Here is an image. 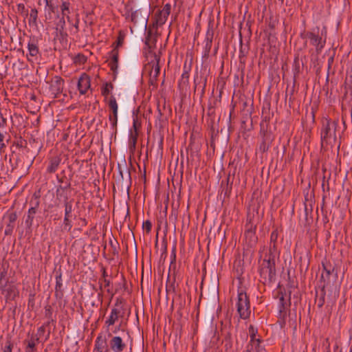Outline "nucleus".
<instances>
[{
    "mask_svg": "<svg viewBox=\"0 0 352 352\" xmlns=\"http://www.w3.org/2000/svg\"><path fill=\"white\" fill-rule=\"evenodd\" d=\"M249 333L250 337V340L248 343V348L250 349L256 348L259 349V344H263V340L260 338H256V335L257 333V329L254 328L252 325H250L249 327Z\"/></svg>",
    "mask_w": 352,
    "mask_h": 352,
    "instance_id": "ddd939ff",
    "label": "nucleus"
},
{
    "mask_svg": "<svg viewBox=\"0 0 352 352\" xmlns=\"http://www.w3.org/2000/svg\"><path fill=\"white\" fill-rule=\"evenodd\" d=\"M136 13H137V12H135L131 14V21L135 23V19Z\"/></svg>",
    "mask_w": 352,
    "mask_h": 352,
    "instance_id": "0e129e2a",
    "label": "nucleus"
},
{
    "mask_svg": "<svg viewBox=\"0 0 352 352\" xmlns=\"http://www.w3.org/2000/svg\"><path fill=\"white\" fill-rule=\"evenodd\" d=\"M45 4H49V3H52V0H45Z\"/></svg>",
    "mask_w": 352,
    "mask_h": 352,
    "instance_id": "774afa93",
    "label": "nucleus"
},
{
    "mask_svg": "<svg viewBox=\"0 0 352 352\" xmlns=\"http://www.w3.org/2000/svg\"><path fill=\"white\" fill-rule=\"evenodd\" d=\"M63 87L64 80L61 77L56 76L52 78L50 85V91L56 97L63 92Z\"/></svg>",
    "mask_w": 352,
    "mask_h": 352,
    "instance_id": "9b49d317",
    "label": "nucleus"
},
{
    "mask_svg": "<svg viewBox=\"0 0 352 352\" xmlns=\"http://www.w3.org/2000/svg\"><path fill=\"white\" fill-rule=\"evenodd\" d=\"M79 22H80L79 19H78V18H77V19H76L75 23H74V24H72V25H73V26L74 27V28H75V32H74V33H76V34L79 31Z\"/></svg>",
    "mask_w": 352,
    "mask_h": 352,
    "instance_id": "3c124183",
    "label": "nucleus"
},
{
    "mask_svg": "<svg viewBox=\"0 0 352 352\" xmlns=\"http://www.w3.org/2000/svg\"><path fill=\"white\" fill-rule=\"evenodd\" d=\"M104 283V287H109V285H110V281L109 280H107V278H104L103 280Z\"/></svg>",
    "mask_w": 352,
    "mask_h": 352,
    "instance_id": "e2e57ef3",
    "label": "nucleus"
},
{
    "mask_svg": "<svg viewBox=\"0 0 352 352\" xmlns=\"http://www.w3.org/2000/svg\"><path fill=\"white\" fill-rule=\"evenodd\" d=\"M65 19L64 17L60 18L59 21L56 23V31L58 33V36L60 38L64 40L66 39L68 36V34L65 30Z\"/></svg>",
    "mask_w": 352,
    "mask_h": 352,
    "instance_id": "aec40b11",
    "label": "nucleus"
},
{
    "mask_svg": "<svg viewBox=\"0 0 352 352\" xmlns=\"http://www.w3.org/2000/svg\"><path fill=\"white\" fill-rule=\"evenodd\" d=\"M109 345L113 352H122L126 347L120 336H113L109 342Z\"/></svg>",
    "mask_w": 352,
    "mask_h": 352,
    "instance_id": "4468645a",
    "label": "nucleus"
},
{
    "mask_svg": "<svg viewBox=\"0 0 352 352\" xmlns=\"http://www.w3.org/2000/svg\"><path fill=\"white\" fill-rule=\"evenodd\" d=\"M333 63V56H331L328 59V69H329L331 68Z\"/></svg>",
    "mask_w": 352,
    "mask_h": 352,
    "instance_id": "13d9d810",
    "label": "nucleus"
},
{
    "mask_svg": "<svg viewBox=\"0 0 352 352\" xmlns=\"http://www.w3.org/2000/svg\"><path fill=\"white\" fill-rule=\"evenodd\" d=\"M65 17H66L67 21L71 23H72V21H71V18L69 16V15H67V16H65Z\"/></svg>",
    "mask_w": 352,
    "mask_h": 352,
    "instance_id": "69168bd1",
    "label": "nucleus"
},
{
    "mask_svg": "<svg viewBox=\"0 0 352 352\" xmlns=\"http://www.w3.org/2000/svg\"><path fill=\"white\" fill-rule=\"evenodd\" d=\"M142 228L146 230V233H149L152 228V223L149 220L143 222Z\"/></svg>",
    "mask_w": 352,
    "mask_h": 352,
    "instance_id": "79ce46f5",
    "label": "nucleus"
},
{
    "mask_svg": "<svg viewBox=\"0 0 352 352\" xmlns=\"http://www.w3.org/2000/svg\"><path fill=\"white\" fill-rule=\"evenodd\" d=\"M120 314V309L119 308L112 309L109 319L105 322L106 324H107L108 326L114 324L116 321L118 319Z\"/></svg>",
    "mask_w": 352,
    "mask_h": 352,
    "instance_id": "4be33fe9",
    "label": "nucleus"
},
{
    "mask_svg": "<svg viewBox=\"0 0 352 352\" xmlns=\"http://www.w3.org/2000/svg\"><path fill=\"white\" fill-rule=\"evenodd\" d=\"M107 276V272H106V270L105 268H102V278H103V280L104 278H106V277Z\"/></svg>",
    "mask_w": 352,
    "mask_h": 352,
    "instance_id": "680f3d73",
    "label": "nucleus"
},
{
    "mask_svg": "<svg viewBox=\"0 0 352 352\" xmlns=\"http://www.w3.org/2000/svg\"><path fill=\"white\" fill-rule=\"evenodd\" d=\"M52 311L50 306L45 307V316L48 319H52Z\"/></svg>",
    "mask_w": 352,
    "mask_h": 352,
    "instance_id": "49530a36",
    "label": "nucleus"
},
{
    "mask_svg": "<svg viewBox=\"0 0 352 352\" xmlns=\"http://www.w3.org/2000/svg\"><path fill=\"white\" fill-rule=\"evenodd\" d=\"M38 10L36 8L31 9L30 13L29 23L34 25H37Z\"/></svg>",
    "mask_w": 352,
    "mask_h": 352,
    "instance_id": "7c9ffc66",
    "label": "nucleus"
},
{
    "mask_svg": "<svg viewBox=\"0 0 352 352\" xmlns=\"http://www.w3.org/2000/svg\"><path fill=\"white\" fill-rule=\"evenodd\" d=\"M138 132H133L132 130H131V133H130L129 140V148L131 152L134 151L135 149L136 143H137V140H138Z\"/></svg>",
    "mask_w": 352,
    "mask_h": 352,
    "instance_id": "b1692460",
    "label": "nucleus"
},
{
    "mask_svg": "<svg viewBox=\"0 0 352 352\" xmlns=\"http://www.w3.org/2000/svg\"><path fill=\"white\" fill-rule=\"evenodd\" d=\"M70 3L69 1H63L60 5V10L62 17L65 18V16H67L70 14Z\"/></svg>",
    "mask_w": 352,
    "mask_h": 352,
    "instance_id": "bb28decb",
    "label": "nucleus"
},
{
    "mask_svg": "<svg viewBox=\"0 0 352 352\" xmlns=\"http://www.w3.org/2000/svg\"><path fill=\"white\" fill-rule=\"evenodd\" d=\"M140 127V123L138 122V120H134L133 123V132H138V129Z\"/></svg>",
    "mask_w": 352,
    "mask_h": 352,
    "instance_id": "09e8293b",
    "label": "nucleus"
},
{
    "mask_svg": "<svg viewBox=\"0 0 352 352\" xmlns=\"http://www.w3.org/2000/svg\"><path fill=\"white\" fill-rule=\"evenodd\" d=\"M28 49L29 54L27 55L28 61L34 62L38 59V54H39L38 47L33 42H29L28 44Z\"/></svg>",
    "mask_w": 352,
    "mask_h": 352,
    "instance_id": "f3484780",
    "label": "nucleus"
},
{
    "mask_svg": "<svg viewBox=\"0 0 352 352\" xmlns=\"http://www.w3.org/2000/svg\"><path fill=\"white\" fill-rule=\"evenodd\" d=\"M236 307L237 312L241 319L246 320L250 318L251 314L250 304L245 292L241 291L238 293Z\"/></svg>",
    "mask_w": 352,
    "mask_h": 352,
    "instance_id": "7ed1b4c3",
    "label": "nucleus"
},
{
    "mask_svg": "<svg viewBox=\"0 0 352 352\" xmlns=\"http://www.w3.org/2000/svg\"><path fill=\"white\" fill-rule=\"evenodd\" d=\"M74 61L75 63L78 64H83L87 61V57L82 54H78L74 59Z\"/></svg>",
    "mask_w": 352,
    "mask_h": 352,
    "instance_id": "c9c22d12",
    "label": "nucleus"
},
{
    "mask_svg": "<svg viewBox=\"0 0 352 352\" xmlns=\"http://www.w3.org/2000/svg\"><path fill=\"white\" fill-rule=\"evenodd\" d=\"M278 230L277 229L274 230L272 233H271V236H270V241L271 243H274V245H273V248H274V250H276V241H277V239H278Z\"/></svg>",
    "mask_w": 352,
    "mask_h": 352,
    "instance_id": "e433bc0d",
    "label": "nucleus"
},
{
    "mask_svg": "<svg viewBox=\"0 0 352 352\" xmlns=\"http://www.w3.org/2000/svg\"><path fill=\"white\" fill-rule=\"evenodd\" d=\"M56 6L52 2L49 3V4H45V10L48 12L50 17H51L52 13L55 12L56 10Z\"/></svg>",
    "mask_w": 352,
    "mask_h": 352,
    "instance_id": "58836bf2",
    "label": "nucleus"
},
{
    "mask_svg": "<svg viewBox=\"0 0 352 352\" xmlns=\"http://www.w3.org/2000/svg\"><path fill=\"white\" fill-rule=\"evenodd\" d=\"M151 34H152V31H151V30H148V32H147V36H146V41H145V43H146V45H148V41H149V39H150V38H151Z\"/></svg>",
    "mask_w": 352,
    "mask_h": 352,
    "instance_id": "4d7b16f0",
    "label": "nucleus"
},
{
    "mask_svg": "<svg viewBox=\"0 0 352 352\" xmlns=\"http://www.w3.org/2000/svg\"><path fill=\"white\" fill-rule=\"evenodd\" d=\"M39 342V337H36L34 336H32L30 340H25L24 343L26 344V346L29 348H36V343Z\"/></svg>",
    "mask_w": 352,
    "mask_h": 352,
    "instance_id": "cd10ccee",
    "label": "nucleus"
},
{
    "mask_svg": "<svg viewBox=\"0 0 352 352\" xmlns=\"http://www.w3.org/2000/svg\"><path fill=\"white\" fill-rule=\"evenodd\" d=\"M155 60H156V64L155 65H153L152 66V69H151V75L152 74V72H153V77L154 78H157L158 76V75L160 74V65H159V62H160V56H157L156 54H155Z\"/></svg>",
    "mask_w": 352,
    "mask_h": 352,
    "instance_id": "c85d7f7f",
    "label": "nucleus"
},
{
    "mask_svg": "<svg viewBox=\"0 0 352 352\" xmlns=\"http://www.w3.org/2000/svg\"><path fill=\"white\" fill-rule=\"evenodd\" d=\"M109 243H110V245H111V248L113 249V254L114 255L115 254H118V251L117 250V248L119 246V244H118V241L116 240H115V241H113L112 240H110Z\"/></svg>",
    "mask_w": 352,
    "mask_h": 352,
    "instance_id": "37998d69",
    "label": "nucleus"
},
{
    "mask_svg": "<svg viewBox=\"0 0 352 352\" xmlns=\"http://www.w3.org/2000/svg\"><path fill=\"white\" fill-rule=\"evenodd\" d=\"M30 204L32 206H31L30 208H29L25 221L26 227L29 229H30L33 225V220L34 219L35 214L37 212V210L39 206V200L37 198H36L34 201H31Z\"/></svg>",
    "mask_w": 352,
    "mask_h": 352,
    "instance_id": "1a4fd4ad",
    "label": "nucleus"
},
{
    "mask_svg": "<svg viewBox=\"0 0 352 352\" xmlns=\"http://www.w3.org/2000/svg\"><path fill=\"white\" fill-rule=\"evenodd\" d=\"M71 183L68 182L65 186L60 185L56 190L57 199L63 198L64 201L65 216L72 217L73 211V200H69L67 194L64 191L70 188Z\"/></svg>",
    "mask_w": 352,
    "mask_h": 352,
    "instance_id": "20e7f679",
    "label": "nucleus"
},
{
    "mask_svg": "<svg viewBox=\"0 0 352 352\" xmlns=\"http://www.w3.org/2000/svg\"><path fill=\"white\" fill-rule=\"evenodd\" d=\"M312 212V206L310 204V208H308L307 204H305V220L307 222H309V214H311Z\"/></svg>",
    "mask_w": 352,
    "mask_h": 352,
    "instance_id": "c03bdc74",
    "label": "nucleus"
},
{
    "mask_svg": "<svg viewBox=\"0 0 352 352\" xmlns=\"http://www.w3.org/2000/svg\"><path fill=\"white\" fill-rule=\"evenodd\" d=\"M232 190V183H230V175L227 177L226 186L223 187L225 196H229Z\"/></svg>",
    "mask_w": 352,
    "mask_h": 352,
    "instance_id": "72a5a7b5",
    "label": "nucleus"
},
{
    "mask_svg": "<svg viewBox=\"0 0 352 352\" xmlns=\"http://www.w3.org/2000/svg\"><path fill=\"white\" fill-rule=\"evenodd\" d=\"M338 124V120L325 119L322 120L320 129V141L322 148H327L328 146H333L337 143V128Z\"/></svg>",
    "mask_w": 352,
    "mask_h": 352,
    "instance_id": "f257e3e1",
    "label": "nucleus"
},
{
    "mask_svg": "<svg viewBox=\"0 0 352 352\" xmlns=\"http://www.w3.org/2000/svg\"><path fill=\"white\" fill-rule=\"evenodd\" d=\"M105 346H107L106 339L102 335H99L95 341V350L97 352H102Z\"/></svg>",
    "mask_w": 352,
    "mask_h": 352,
    "instance_id": "5701e85b",
    "label": "nucleus"
},
{
    "mask_svg": "<svg viewBox=\"0 0 352 352\" xmlns=\"http://www.w3.org/2000/svg\"><path fill=\"white\" fill-rule=\"evenodd\" d=\"M322 266L323 272L320 277V282H323L324 284H325V282L329 280V278L331 274H334L336 276H337V271L336 270L335 267L333 266L331 263L327 260L322 262Z\"/></svg>",
    "mask_w": 352,
    "mask_h": 352,
    "instance_id": "9d476101",
    "label": "nucleus"
},
{
    "mask_svg": "<svg viewBox=\"0 0 352 352\" xmlns=\"http://www.w3.org/2000/svg\"><path fill=\"white\" fill-rule=\"evenodd\" d=\"M123 300L122 298H117L115 304L116 307H119L122 304Z\"/></svg>",
    "mask_w": 352,
    "mask_h": 352,
    "instance_id": "bf43d9fd",
    "label": "nucleus"
},
{
    "mask_svg": "<svg viewBox=\"0 0 352 352\" xmlns=\"http://www.w3.org/2000/svg\"><path fill=\"white\" fill-rule=\"evenodd\" d=\"M7 345L5 346L4 352H12V344L10 341L7 342Z\"/></svg>",
    "mask_w": 352,
    "mask_h": 352,
    "instance_id": "603ef678",
    "label": "nucleus"
},
{
    "mask_svg": "<svg viewBox=\"0 0 352 352\" xmlns=\"http://www.w3.org/2000/svg\"><path fill=\"white\" fill-rule=\"evenodd\" d=\"M108 106L112 111V115H109V120L111 122V129L115 133L117 131L118 123V106L114 96H111L108 101Z\"/></svg>",
    "mask_w": 352,
    "mask_h": 352,
    "instance_id": "0eeeda50",
    "label": "nucleus"
},
{
    "mask_svg": "<svg viewBox=\"0 0 352 352\" xmlns=\"http://www.w3.org/2000/svg\"><path fill=\"white\" fill-rule=\"evenodd\" d=\"M45 331V328L44 326H41L38 329V337H41Z\"/></svg>",
    "mask_w": 352,
    "mask_h": 352,
    "instance_id": "864d4df0",
    "label": "nucleus"
},
{
    "mask_svg": "<svg viewBox=\"0 0 352 352\" xmlns=\"http://www.w3.org/2000/svg\"><path fill=\"white\" fill-rule=\"evenodd\" d=\"M61 162V159L58 156H54L49 160V164L47 168V172L49 173H55Z\"/></svg>",
    "mask_w": 352,
    "mask_h": 352,
    "instance_id": "6ab92c4d",
    "label": "nucleus"
},
{
    "mask_svg": "<svg viewBox=\"0 0 352 352\" xmlns=\"http://www.w3.org/2000/svg\"><path fill=\"white\" fill-rule=\"evenodd\" d=\"M17 10L21 14H25V15L28 14V10H26L23 3H19L17 5Z\"/></svg>",
    "mask_w": 352,
    "mask_h": 352,
    "instance_id": "a18cd8bd",
    "label": "nucleus"
},
{
    "mask_svg": "<svg viewBox=\"0 0 352 352\" xmlns=\"http://www.w3.org/2000/svg\"><path fill=\"white\" fill-rule=\"evenodd\" d=\"M7 276V270L3 265H0V285H2V282L6 279Z\"/></svg>",
    "mask_w": 352,
    "mask_h": 352,
    "instance_id": "ea45409f",
    "label": "nucleus"
},
{
    "mask_svg": "<svg viewBox=\"0 0 352 352\" xmlns=\"http://www.w3.org/2000/svg\"><path fill=\"white\" fill-rule=\"evenodd\" d=\"M162 116V113L161 112V110L158 109V118L160 119Z\"/></svg>",
    "mask_w": 352,
    "mask_h": 352,
    "instance_id": "338daca9",
    "label": "nucleus"
},
{
    "mask_svg": "<svg viewBox=\"0 0 352 352\" xmlns=\"http://www.w3.org/2000/svg\"><path fill=\"white\" fill-rule=\"evenodd\" d=\"M326 284H323L321 287L320 294L316 292L315 302L318 308H322L325 302V295H326Z\"/></svg>",
    "mask_w": 352,
    "mask_h": 352,
    "instance_id": "412c9836",
    "label": "nucleus"
},
{
    "mask_svg": "<svg viewBox=\"0 0 352 352\" xmlns=\"http://www.w3.org/2000/svg\"><path fill=\"white\" fill-rule=\"evenodd\" d=\"M256 348L250 349L248 348V344L245 346V349L243 352H267L265 346L262 344H259V349Z\"/></svg>",
    "mask_w": 352,
    "mask_h": 352,
    "instance_id": "f704fd0d",
    "label": "nucleus"
},
{
    "mask_svg": "<svg viewBox=\"0 0 352 352\" xmlns=\"http://www.w3.org/2000/svg\"><path fill=\"white\" fill-rule=\"evenodd\" d=\"M91 80L90 77L85 73L82 74L78 81V89L80 94H85L87 91L90 88Z\"/></svg>",
    "mask_w": 352,
    "mask_h": 352,
    "instance_id": "f8f14e48",
    "label": "nucleus"
},
{
    "mask_svg": "<svg viewBox=\"0 0 352 352\" xmlns=\"http://www.w3.org/2000/svg\"><path fill=\"white\" fill-rule=\"evenodd\" d=\"M294 77L296 78V76L299 74L300 72V60L298 57H296L294 59Z\"/></svg>",
    "mask_w": 352,
    "mask_h": 352,
    "instance_id": "4c0bfd02",
    "label": "nucleus"
},
{
    "mask_svg": "<svg viewBox=\"0 0 352 352\" xmlns=\"http://www.w3.org/2000/svg\"><path fill=\"white\" fill-rule=\"evenodd\" d=\"M111 60L109 65L114 76L117 74L118 68L119 51L118 49H113L110 52Z\"/></svg>",
    "mask_w": 352,
    "mask_h": 352,
    "instance_id": "2eb2a0df",
    "label": "nucleus"
},
{
    "mask_svg": "<svg viewBox=\"0 0 352 352\" xmlns=\"http://www.w3.org/2000/svg\"><path fill=\"white\" fill-rule=\"evenodd\" d=\"M57 179H58V182L63 183V184H65L64 186H65L69 182H65V179H66L65 176H63L62 177H58V176H57Z\"/></svg>",
    "mask_w": 352,
    "mask_h": 352,
    "instance_id": "6e6d98bb",
    "label": "nucleus"
},
{
    "mask_svg": "<svg viewBox=\"0 0 352 352\" xmlns=\"http://www.w3.org/2000/svg\"><path fill=\"white\" fill-rule=\"evenodd\" d=\"M261 134L262 140L259 146V151L261 153H265L268 151L274 138L271 132L264 130L263 123L261 124Z\"/></svg>",
    "mask_w": 352,
    "mask_h": 352,
    "instance_id": "6e6552de",
    "label": "nucleus"
},
{
    "mask_svg": "<svg viewBox=\"0 0 352 352\" xmlns=\"http://www.w3.org/2000/svg\"><path fill=\"white\" fill-rule=\"evenodd\" d=\"M345 87L346 88L348 87V88L352 92V74H351V76H350V80H349V82H348V80L346 79L345 80Z\"/></svg>",
    "mask_w": 352,
    "mask_h": 352,
    "instance_id": "8fccbe9b",
    "label": "nucleus"
},
{
    "mask_svg": "<svg viewBox=\"0 0 352 352\" xmlns=\"http://www.w3.org/2000/svg\"><path fill=\"white\" fill-rule=\"evenodd\" d=\"M113 89V85L111 82H106L104 87L102 89V95L105 97L107 99V96L110 94L111 90Z\"/></svg>",
    "mask_w": 352,
    "mask_h": 352,
    "instance_id": "2f4dec72",
    "label": "nucleus"
},
{
    "mask_svg": "<svg viewBox=\"0 0 352 352\" xmlns=\"http://www.w3.org/2000/svg\"><path fill=\"white\" fill-rule=\"evenodd\" d=\"M289 294L287 296L282 292H278L277 298L278 299V314L279 318L283 321L285 320L287 311H289L291 306V296Z\"/></svg>",
    "mask_w": 352,
    "mask_h": 352,
    "instance_id": "39448f33",
    "label": "nucleus"
},
{
    "mask_svg": "<svg viewBox=\"0 0 352 352\" xmlns=\"http://www.w3.org/2000/svg\"><path fill=\"white\" fill-rule=\"evenodd\" d=\"M3 139H4V136L0 132V153H1L3 150V148L6 147V144L3 142Z\"/></svg>",
    "mask_w": 352,
    "mask_h": 352,
    "instance_id": "de8ad7c7",
    "label": "nucleus"
},
{
    "mask_svg": "<svg viewBox=\"0 0 352 352\" xmlns=\"http://www.w3.org/2000/svg\"><path fill=\"white\" fill-rule=\"evenodd\" d=\"M171 5L170 3H166L162 11V14H164L165 16H168L170 13Z\"/></svg>",
    "mask_w": 352,
    "mask_h": 352,
    "instance_id": "a19ab883",
    "label": "nucleus"
},
{
    "mask_svg": "<svg viewBox=\"0 0 352 352\" xmlns=\"http://www.w3.org/2000/svg\"><path fill=\"white\" fill-rule=\"evenodd\" d=\"M168 16H165L164 14H162V11L159 10L155 14V23L157 25H162L165 23Z\"/></svg>",
    "mask_w": 352,
    "mask_h": 352,
    "instance_id": "c756f323",
    "label": "nucleus"
},
{
    "mask_svg": "<svg viewBox=\"0 0 352 352\" xmlns=\"http://www.w3.org/2000/svg\"><path fill=\"white\" fill-rule=\"evenodd\" d=\"M71 218L72 217H67V216L64 217L63 230H67L68 232L71 230V229L72 228Z\"/></svg>",
    "mask_w": 352,
    "mask_h": 352,
    "instance_id": "473e14b6",
    "label": "nucleus"
},
{
    "mask_svg": "<svg viewBox=\"0 0 352 352\" xmlns=\"http://www.w3.org/2000/svg\"><path fill=\"white\" fill-rule=\"evenodd\" d=\"M63 286V283H62V274L60 272L59 273H57L56 276V287H55V289H56V296H58V292L60 293V294H62V291H61V287Z\"/></svg>",
    "mask_w": 352,
    "mask_h": 352,
    "instance_id": "a878e982",
    "label": "nucleus"
},
{
    "mask_svg": "<svg viewBox=\"0 0 352 352\" xmlns=\"http://www.w3.org/2000/svg\"><path fill=\"white\" fill-rule=\"evenodd\" d=\"M305 38L310 40V43L316 47L317 54L321 53L324 47L326 41L322 39V36L319 35V28L314 30L312 32H307L305 33Z\"/></svg>",
    "mask_w": 352,
    "mask_h": 352,
    "instance_id": "423d86ee",
    "label": "nucleus"
},
{
    "mask_svg": "<svg viewBox=\"0 0 352 352\" xmlns=\"http://www.w3.org/2000/svg\"><path fill=\"white\" fill-rule=\"evenodd\" d=\"M126 37L125 33L122 30H120L118 32V36L117 40L115 43H113L112 47L113 49H118V47L122 46L124 39Z\"/></svg>",
    "mask_w": 352,
    "mask_h": 352,
    "instance_id": "393cba45",
    "label": "nucleus"
},
{
    "mask_svg": "<svg viewBox=\"0 0 352 352\" xmlns=\"http://www.w3.org/2000/svg\"><path fill=\"white\" fill-rule=\"evenodd\" d=\"M212 38H213V31L212 30L208 29L206 33V45L204 47V58H207L209 56L211 47H212Z\"/></svg>",
    "mask_w": 352,
    "mask_h": 352,
    "instance_id": "a211bd4d",
    "label": "nucleus"
},
{
    "mask_svg": "<svg viewBox=\"0 0 352 352\" xmlns=\"http://www.w3.org/2000/svg\"><path fill=\"white\" fill-rule=\"evenodd\" d=\"M275 256L272 253V249L268 254L265 256L260 268V276L263 282L271 283L276 275Z\"/></svg>",
    "mask_w": 352,
    "mask_h": 352,
    "instance_id": "f03ea898",
    "label": "nucleus"
},
{
    "mask_svg": "<svg viewBox=\"0 0 352 352\" xmlns=\"http://www.w3.org/2000/svg\"><path fill=\"white\" fill-rule=\"evenodd\" d=\"M6 217L8 219V223L5 229V234L11 235L14 228L15 221L17 219V214L15 212H12L8 213Z\"/></svg>",
    "mask_w": 352,
    "mask_h": 352,
    "instance_id": "dca6fc26",
    "label": "nucleus"
},
{
    "mask_svg": "<svg viewBox=\"0 0 352 352\" xmlns=\"http://www.w3.org/2000/svg\"><path fill=\"white\" fill-rule=\"evenodd\" d=\"M36 348H29L28 346H25V352H36Z\"/></svg>",
    "mask_w": 352,
    "mask_h": 352,
    "instance_id": "052dcab7",
    "label": "nucleus"
},
{
    "mask_svg": "<svg viewBox=\"0 0 352 352\" xmlns=\"http://www.w3.org/2000/svg\"><path fill=\"white\" fill-rule=\"evenodd\" d=\"M7 124V120L5 118L1 116L0 118V127H4Z\"/></svg>",
    "mask_w": 352,
    "mask_h": 352,
    "instance_id": "5fc2aeb1",
    "label": "nucleus"
}]
</instances>
